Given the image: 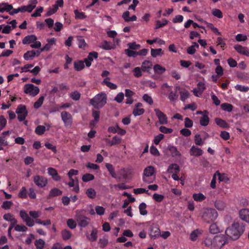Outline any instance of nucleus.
<instances>
[{"instance_id": "1", "label": "nucleus", "mask_w": 249, "mask_h": 249, "mask_svg": "<svg viewBox=\"0 0 249 249\" xmlns=\"http://www.w3.org/2000/svg\"><path fill=\"white\" fill-rule=\"evenodd\" d=\"M246 224L240 221H234L225 230V234L230 238L236 240L240 238L245 231Z\"/></svg>"}, {"instance_id": "2", "label": "nucleus", "mask_w": 249, "mask_h": 249, "mask_svg": "<svg viewBox=\"0 0 249 249\" xmlns=\"http://www.w3.org/2000/svg\"><path fill=\"white\" fill-rule=\"evenodd\" d=\"M107 97L105 93H101L96 95L91 99L89 103L94 108L97 109L102 108L107 103Z\"/></svg>"}, {"instance_id": "3", "label": "nucleus", "mask_w": 249, "mask_h": 249, "mask_svg": "<svg viewBox=\"0 0 249 249\" xmlns=\"http://www.w3.org/2000/svg\"><path fill=\"white\" fill-rule=\"evenodd\" d=\"M82 212L83 210H79L75 211V219L79 227L85 228L89 225L90 219L84 215Z\"/></svg>"}, {"instance_id": "4", "label": "nucleus", "mask_w": 249, "mask_h": 249, "mask_svg": "<svg viewBox=\"0 0 249 249\" xmlns=\"http://www.w3.org/2000/svg\"><path fill=\"white\" fill-rule=\"evenodd\" d=\"M217 216V212L215 209L212 208L204 209L202 216L204 221L207 223L214 221Z\"/></svg>"}, {"instance_id": "5", "label": "nucleus", "mask_w": 249, "mask_h": 249, "mask_svg": "<svg viewBox=\"0 0 249 249\" xmlns=\"http://www.w3.org/2000/svg\"><path fill=\"white\" fill-rule=\"evenodd\" d=\"M16 112L18 114V119L19 121L22 122L25 120L28 115V111L26 107L24 105H19L17 108Z\"/></svg>"}, {"instance_id": "6", "label": "nucleus", "mask_w": 249, "mask_h": 249, "mask_svg": "<svg viewBox=\"0 0 249 249\" xmlns=\"http://www.w3.org/2000/svg\"><path fill=\"white\" fill-rule=\"evenodd\" d=\"M24 92L32 96H35L39 92V89L32 84H26L24 87Z\"/></svg>"}, {"instance_id": "7", "label": "nucleus", "mask_w": 249, "mask_h": 249, "mask_svg": "<svg viewBox=\"0 0 249 249\" xmlns=\"http://www.w3.org/2000/svg\"><path fill=\"white\" fill-rule=\"evenodd\" d=\"M61 117L65 126L67 128L71 127L72 124L71 115L69 112L64 111L61 113Z\"/></svg>"}, {"instance_id": "8", "label": "nucleus", "mask_w": 249, "mask_h": 249, "mask_svg": "<svg viewBox=\"0 0 249 249\" xmlns=\"http://www.w3.org/2000/svg\"><path fill=\"white\" fill-rule=\"evenodd\" d=\"M33 180L35 184L39 188H43L48 184V179L42 176H35Z\"/></svg>"}, {"instance_id": "9", "label": "nucleus", "mask_w": 249, "mask_h": 249, "mask_svg": "<svg viewBox=\"0 0 249 249\" xmlns=\"http://www.w3.org/2000/svg\"><path fill=\"white\" fill-rule=\"evenodd\" d=\"M226 243L225 237L223 235L215 236L213 238V247L219 249L222 247Z\"/></svg>"}, {"instance_id": "10", "label": "nucleus", "mask_w": 249, "mask_h": 249, "mask_svg": "<svg viewBox=\"0 0 249 249\" xmlns=\"http://www.w3.org/2000/svg\"><path fill=\"white\" fill-rule=\"evenodd\" d=\"M154 112L159 119V122L160 124H168V118L166 114L160 110L159 108L154 109Z\"/></svg>"}, {"instance_id": "11", "label": "nucleus", "mask_w": 249, "mask_h": 249, "mask_svg": "<svg viewBox=\"0 0 249 249\" xmlns=\"http://www.w3.org/2000/svg\"><path fill=\"white\" fill-rule=\"evenodd\" d=\"M154 168L152 166H149L145 168L143 171L142 180L144 182L150 183L151 181H149L147 179V177H151L154 174Z\"/></svg>"}, {"instance_id": "12", "label": "nucleus", "mask_w": 249, "mask_h": 249, "mask_svg": "<svg viewBox=\"0 0 249 249\" xmlns=\"http://www.w3.org/2000/svg\"><path fill=\"white\" fill-rule=\"evenodd\" d=\"M20 216L22 220L25 222L27 226L29 227H33L35 224V221L32 219L26 212L24 210H21L19 213Z\"/></svg>"}, {"instance_id": "13", "label": "nucleus", "mask_w": 249, "mask_h": 249, "mask_svg": "<svg viewBox=\"0 0 249 249\" xmlns=\"http://www.w3.org/2000/svg\"><path fill=\"white\" fill-rule=\"evenodd\" d=\"M97 234H98V230L96 228H93L91 231L90 234H89L88 232L86 233V236L87 239L90 241V242H93L97 240Z\"/></svg>"}, {"instance_id": "14", "label": "nucleus", "mask_w": 249, "mask_h": 249, "mask_svg": "<svg viewBox=\"0 0 249 249\" xmlns=\"http://www.w3.org/2000/svg\"><path fill=\"white\" fill-rule=\"evenodd\" d=\"M240 218L249 224V209H242L239 212Z\"/></svg>"}, {"instance_id": "15", "label": "nucleus", "mask_w": 249, "mask_h": 249, "mask_svg": "<svg viewBox=\"0 0 249 249\" xmlns=\"http://www.w3.org/2000/svg\"><path fill=\"white\" fill-rule=\"evenodd\" d=\"M104 141H105L108 145L111 146L120 144L121 142L122 139L117 136H115L112 138V140L105 138L104 139Z\"/></svg>"}, {"instance_id": "16", "label": "nucleus", "mask_w": 249, "mask_h": 249, "mask_svg": "<svg viewBox=\"0 0 249 249\" xmlns=\"http://www.w3.org/2000/svg\"><path fill=\"white\" fill-rule=\"evenodd\" d=\"M234 48L239 53L249 56V51L247 47L237 44L234 45Z\"/></svg>"}, {"instance_id": "17", "label": "nucleus", "mask_w": 249, "mask_h": 249, "mask_svg": "<svg viewBox=\"0 0 249 249\" xmlns=\"http://www.w3.org/2000/svg\"><path fill=\"white\" fill-rule=\"evenodd\" d=\"M106 167L112 178H116L119 181L121 180V176L117 177L115 171L114 167L111 164L108 163H106Z\"/></svg>"}, {"instance_id": "18", "label": "nucleus", "mask_w": 249, "mask_h": 249, "mask_svg": "<svg viewBox=\"0 0 249 249\" xmlns=\"http://www.w3.org/2000/svg\"><path fill=\"white\" fill-rule=\"evenodd\" d=\"M160 234V231L158 227L153 226L151 227L150 230L149 235L151 238H158Z\"/></svg>"}, {"instance_id": "19", "label": "nucleus", "mask_w": 249, "mask_h": 249, "mask_svg": "<svg viewBox=\"0 0 249 249\" xmlns=\"http://www.w3.org/2000/svg\"><path fill=\"white\" fill-rule=\"evenodd\" d=\"M142 105L141 103H138L135 106L133 110V114L135 116L142 115L144 112V109L142 108L139 107H142Z\"/></svg>"}, {"instance_id": "20", "label": "nucleus", "mask_w": 249, "mask_h": 249, "mask_svg": "<svg viewBox=\"0 0 249 249\" xmlns=\"http://www.w3.org/2000/svg\"><path fill=\"white\" fill-rule=\"evenodd\" d=\"M48 174L52 177L53 179L55 181H59L61 179V177L58 175L57 170L52 167H49L48 169Z\"/></svg>"}, {"instance_id": "21", "label": "nucleus", "mask_w": 249, "mask_h": 249, "mask_svg": "<svg viewBox=\"0 0 249 249\" xmlns=\"http://www.w3.org/2000/svg\"><path fill=\"white\" fill-rule=\"evenodd\" d=\"M13 9V5L9 4L7 2H2L0 3V13L7 12L9 13L10 11Z\"/></svg>"}, {"instance_id": "22", "label": "nucleus", "mask_w": 249, "mask_h": 249, "mask_svg": "<svg viewBox=\"0 0 249 249\" xmlns=\"http://www.w3.org/2000/svg\"><path fill=\"white\" fill-rule=\"evenodd\" d=\"M190 152L191 156L198 157L202 155L203 151L200 148L193 145L191 147Z\"/></svg>"}, {"instance_id": "23", "label": "nucleus", "mask_w": 249, "mask_h": 249, "mask_svg": "<svg viewBox=\"0 0 249 249\" xmlns=\"http://www.w3.org/2000/svg\"><path fill=\"white\" fill-rule=\"evenodd\" d=\"M37 39L36 36L35 35H29L26 36L22 40L23 44H29L35 42Z\"/></svg>"}, {"instance_id": "24", "label": "nucleus", "mask_w": 249, "mask_h": 249, "mask_svg": "<svg viewBox=\"0 0 249 249\" xmlns=\"http://www.w3.org/2000/svg\"><path fill=\"white\" fill-rule=\"evenodd\" d=\"M215 123L217 125L223 128H228L230 127L229 124L225 120L220 118H216Z\"/></svg>"}, {"instance_id": "25", "label": "nucleus", "mask_w": 249, "mask_h": 249, "mask_svg": "<svg viewBox=\"0 0 249 249\" xmlns=\"http://www.w3.org/2000/svg\"><path fill=\"white\" fill-rule=\"evenodd\" d=\"M36 56V52L35 50L28 51L23 55V57L26 60L33 59Z\"/></svg>"}, {"instance_id": "26", "label": "nucleus", "mask_w": 249, "mask_h": 249, "mask_svg": "<svg viewBox=\"0 0 249 249\" xmlns=\"http://www.w3.org/2000/svg\"><path fill=\"white\" fill-rule=\"evenodd\" d=\"M202 231L198 229L193 231L190 235V239L193 241H196L198 235L202 234Z\"/></svg>"}, {"instance_id": "27", "label": "nucleus", "mask_w": 249, "mask_h": 249, "mask_svg": "<svg viewBox=\"0 0 249 249\" xmlns=\"http://www.w3.org/2000/svg\"><path fill=\"white\" fill-rule=\"evenodd\" d=\"M62 194V192L60 189L57 188H53L50 191L48 197L51 198L57 196L61 195Z\"/></svg>"}, {"instance_id": "28", "label": "nucleus", "mask_w": 249, "mask_h": 249, "mask_svg": "<svg viewBox=\"0 0 249 249\" xmlns=\"http://www.w3.org/2000/svg\"><path fill=\"white\" fill-rule=\"evenodd\" d=\"M110 78L109 77H106L102 82V84L106 85L107 87L112 89H117V86L116 84L109 82Z\"/></svg>"}, {"instance_id": "29", "label": "nucleus", "mask_w": 249, "mask_h": 249, "mask_svg": "<svg viewBox=\"0 0 249 249\" xmlns=\"http://www.w3.org/2000/svg\"><path fill=\"white\" fill-rule=\"evenodd\" d=\"M73 65L74 69L77 71H80L82 70L85 67L84 61L82 60H77L74 61Z\"/></svg>"}, {"instance_id": "30", "label": "nucleus", "mask_w": 249, "mask_h": 249, "mask_svg": "<svg viewBox=\"0 0 249 249\" xmlns=\"http://www.w3.org/2000/svg\"><path fill=\"white\" fill-rule=\"evenodd\" d=\"M168 150L170 152L173 157H180L181 156V154L178 151L177 148L176 146L171 145L169 146Z\"/></svg>"}, {"instance_id": "31", "label": "nucleus", "mask_w": 249, "mask_h": 249, "mask_svg": "<svg viewBox=\"0 0 249 249\" xmlns=\"http://www.w3.org/2000/svg\"><path fill=\"white\" fill-rule=\"evenodd\" d=\"M210 121L209 118L208 114H203L202 116L200 118V124L202 126H206L209 124Z\"/></svg>"}, {"instance_id": "32", "label": "nucleus", "mask_w": 249, "mask_h": 249, "mask_svg": "<svg viewBox=\"0 0 249 249\" xmlns=\"http://www.w3.org/2000/svg\"><path fill=\"white\" fill-rule=\"evenodd\" d=\"M167 171L170 173H178L179 171V167L177 164L173 163L169 166Z\"/></svg>"}, {"instance_id": "33", "label": "nucleus", "mask_w": 249, "mask_h": 249, "mask_svg": "<svg viewBox=\"0 0 249 249\" xmlns=\"http://www.w3.org/2000/svg\"><path fill=\"white\" fill-rule=\"evenodd\" d=\"M193 198L194 200L197 202H201L206 199V196L202 193H195L193 195Z\"/></svg>"}, {"instance_id": "34", "label": "nucleus", "mask_w": 249, "mask_h": 249, "mask_svg": "<svg viewBox=\"0 0 249 249\" xmlns=\"http://www.w3.org/2000/svg\"><path fill=\"white\" fill-rule=\"evenodd\" d=\"M214 174H216V176H218V179L220 181L227 182L228 180H229V178H228V176L226 174H221L219 172V171H216Z\"/></svg>"}, {"instance_id": "35", "label": "nucleus", "mask_w": 249, "mask_h": 249, "mask_svg": "<svg viewBox=\"0 0 249 249\" xmlns=\"http://www.w3.org/2000/svg\"><path fill=\"white\" fill-rule=\"evenodd\" d=\"M153 70L156 73L161 74L164 72L166 69L164 67L159 64H156L154 66Z\"/></svg>"}, {"instance_id": "36", "label": "nucleus", "mask_w": 249, "mask_h": 249, "mask_svg": "<svg viewBox=\"0 0 249 249\" xmlns=\"http://www.w3.org/2000/svg\"><path fill=\"white\" fill-rule=\"evenodd\" d=\"M214 206L218 210L222 211L225 208L226 204L223 201L217 200L214 203Z\"/></svg>"}, {"instance_id": "37", "label": "nucleus", "mask_w": 249, "mask_h": 249, "mask_svg": "<svg viewBox=\"0 0 249 249\" xmlns=\"http://www.w3.org/2000/svg\"><path fill=\"white\" fill-rule=\"evenodd\" d=\"M221 108L223 110L230 112L232 110L233 107L231 104L225 103L221 105Z\"/></svg>"}, {"instance_id": "38", "label": "nucleus", "mask_w": 249, "mask_h": 249, "mask_svg": "<svg viewBox=\"0 0 249 249\" xmlns=\"http://www.w3.org/2000/svg\"><path fill=\"white\" fill-rule=\"evenodd\" d=\"M168 23V21L165 18L162 19V21L160 20H157L156 21V27L155 29H157L161 27H163V26L167 25Z\"/></svg>"}, {"instance_id": "39", "label": "nucleus", "mask_w": 249, "mask_h": 249, "mask_svg": "<svg viewBox=\"0 0 249 249\" xmlns=\"http://www.w3.org/2000/svg\"><path fill=\"white\" fill-rule=\"evenodd\" d=\"M152 66V63L150 61L145 60L142 63V69L145 71L150 69Z\"/></svg>"}, {"instance_id": "40", "label": "nucleus", "mask_w": 249, "mask_h": 249, "mask_svg": "<svg viewBox=\"0 0 249 249\" xmlns=\"http://www.w3.org/2000/svg\"><path fill=\"white\" fill-rule=\"evenodd\" d=\"M146 204L144 202H142L140 204L139 209L141 215H145L147 214V211L146 210Z\"/></svg>"}, {"instance_id": "41", "label": "nucleus", "mask_w": 249, "mask_h": 249, "mask_svg": "<svg viewBox=\"0 0 249 249\" xmlns=\"http://www.w3.org/2000/svg\"><path fill=\"white\" fill-rule=\"evenodd\" d=\"M62 238L64 240H69L71 236V233L70 231L67 230H63L61 231Z\"/></svg>"}, {"instance_id": "42", "label": "nucleus", "mask_w": 249, "mask_h": 249, "mask_svg": "<svg viewBox=\"0 0 249 249\" xmlns=\"http://www.w3.org/2000/svg\"><path fill=\"white\" fill-rule=\"evenodd\" d=\"M37 3V0H32L30 1V3L28 5H26L27 12L31 13L33 10L35 8L36 5Z\"/></svg>"}, {"instance_id": "43", "label": "nucleus", "mask_w": 249, "mask_h": 249, "mask_svg": "<svg viewBox=\"0 0 249 249\" xmlns=\"http://www.w3.org/2000/svg\"><path fill=\"white\" fill-rule=\"evenodd\" d=\"M209 231L211 233L216 234L220 231V229L216 223H213L210 225Z\"/></svg>"}, {"instance_id": "44", "label": "nucleus", "mask_w": 249, "mask_h": 249, "mask_svg": "<svg viewBox=\"0 0 249 249\" xmlns=\"http://www.w3.org/2000/svg\"><path fill=\"white\" fill-rule=\"evenodd\" d=\"M86 194L89 198L93 199L96 197V192L93 188H89L87 190Z\"/></svg>"}, {"instance_id": "45", "label": "nucleus", "mask_w": 249, "mask_h": 249, "mask_svg": "<svg viewBox=\"0 0 249 249\" xmlns=\"http://www.w3.org/2000/svg\"><path fill=\"white\" fill-rule=\"evenodd\" d=\"M202 244H204L208 248H212L213 247V239L210 237H206L203 241Z\"/></svg>"}, {"instance_id": "46", "label": "nucleus", "mask_w": 249, "mask_h": 249, "mask_svg": "<svg viewBox=\"0 0 249 249\" xmlns=\"http://www.w3.org/2000/svg\"><path fill=\"white\" fill-rule=\"evenodd\" d=\"M44 100V97L41 96L39 99L34 103V107L36 109H38L41 107Z\"/></svg>"}, {"instance_id": "47", "label": "nucleus", "mask_w": 249, "mask_h": 249, "mask_svg": "<svg viewBox=\"0 0 249 249\" xmlns=\"http://www.w3.org/2000/svg\"><path fill=\"white\" fill-rule=\"evenodd\" d=\"M46 131V127L44 125H38L36 129L35 132L36 134L39 135H41L44 133Z\"/></svg>"}, {"instance_id": "48", "label": "nucleus", "mask_w": 249, "mask_h": 249, "mask_svg": "<svg viewBox=\"0 0 249 249\" xmlns=\"http://www.w3.org/2000/svg\"><path fill=\"white\" fill-rule=\"evenodd\" d=\"M58 10V8L56 5H53L52 7L49 8L48 11L46 14V16L49 17L54 14Z\"/></svg>"}, {"instance_id": "49", "label": "nucleus", "mask_w": 249, "mask_h": 249, "mask_svg": "<svg viewBox=\"0 0 249 249\" xmlns=\"http://www.w3.org/2000/svg\"><path fill=\"white\" fill-rule=\"evenodd\" d=\"M94 176L91 174H85L82 177V180L85 182L92 180L94 179Z\"/></svg>"}, {"instance_id": "50", "label": "nucleus", "mask_w": 249, "mask_h": 249, "mask_svg": "<svg viewBox=\"0 0 249 249\" xmlns=\"http://www.w3.org/2000/svg\"><path fill=\"white\" fill-rule=\"evenodd\" d=\"M45 242L41 239H39L36 241L35 245L37 249H43Z\"/></svg>"}, {"instance_id": "51", "label": "nucleus", "mask_w": 249, "mask_h": 249, "mask_svg": "<svg viewBox=\"0 0 249 249\" xmlns=\"http://www.w3.org/2000/svg\"><path fill=\"white\" fill-rule=\"evenodd\" d=\"M18 196L21 198H26L27 197V192L25 187H22L18 193Z\"/></svg>"}, {"instance_id": "52", "label": "nucleus", "mask_w": 249, "mask_h": 249, "mask_svg": "<svg viewBox=\"0 0 249 249\" xmlns=\"http://www.w3.org/2000/svg\"><path fill=\"white\" fill-rule=\"evenodd\" d=\"M162 52V49H151V54L153 57H156L158 55H160Z\"/></svg>"}, {"instance_id": "53", "label": "nucleus", "mask_w": 249, "mask_h": 249, "mask_svg": "<svg viewBox=\"0 0 249 249\" xmlns=\"http://www.w3.org/2000/svg\"><path fill=\"white\" fill-rule=\"evenodd\" d=\"M75 17L76 19H84L86 16L83 12H79L77 10H74Z\"/></svg>"}, {"instance_id": "54", "label": "nucleus", "mask_w": 249, "mask_h": 249, "mask_svg": "<svg viewBox=\"0 0 249 249\" xmlns=\"http://www.w3.org/2000/svg\"><path fill=\"white\" fill-rule=\"evenodd\" d=\"M70 97L74 101L79 100L81 97L80 93L77 91L72 92L70 94Z\"/></svg>"}, {"instance_id": "55", "label": "nucleus", "mask_w": 249, "mask_h": 249, "mask_svg": "<svg viewBox=\"0 0 249 249\" xmlns=\"http://www.w3.org/2000/svg\"><path fill=\"white\" fill-rule=\"evenodd\" d=\"M7 120L3 115L0 116V131L6 126Z\"/></svg>"}, {"instance_id": "56", "label": "nucleus", "mask_w": 249, "mask_h": 249, "mask_svg": "<svg viewBox=\"0 0 249 249\" xmlns=\"http://www.w3.org/2000/svg\"><path fill=\"white\" fill-rule=\"evenodd\" d=\"M125 54L129 57H136L138 55L137 52H135L129 49L124 50Z\"/></svg>"}, {"instance_id": "57", "label": "nucleus", "mask_w": 249, "mask_h": 249, "mask_svg": "<svg viewBox=\"0 0 249 249\" xmlns=\"http://www.w3.org/2000/svg\"><path fill=\"white\" fill-rule=\"evenodd\" d=\"M212 14L214 17H216L219 18H223V14L222 12L218 9H213L212 11Z\"/></svg>"}, {"instance_id": "58", "label": "nucleus", "mask_w": 249, "mask_h": 249, "mask_svg": "<svg viewBox=\"0 0 249 249\" xmlns=\"http://www.w3.org/2000/svg\"><path fill=\"white\" fill-rule=\"evenodd\" d=\"M179 94L180 95V100L183 102L185 101L189 97L190 94L189 92L186 90L180 91Z\"/></svg>"}, {"instance_id": "59", "label": "nucleus", "mask_w": 249, "mask_h": 249, "mask_svg": "<svg viewBox=\"0 0 249 249\" xmlns=\"http://www.w3.org/2000/svg\"><path fill=\"white\" fill-rule=\"evenodd\" d=\"M68 226L71 229H73L76 227V222L71 218L68 219L67 221Z\"/></svg>"}, {"instance_id": "60", "label": "nucleus", "mask_w": 249, "mask_h": 249, "mask_svg": "<svg viewBox=\"0 0 249 249\" xmlns=\"http://www.w3.org/2000/svg\"><path fill=\"white\" fill-rule=\"evenodd\" d=\"M100 111L96 110L95 109H92V116L94 118V120L96 122H98L100 119Z\"/></svg>"}, {"instance_id": "61", "label": "nucleus", "mask_w": 249, "mask_h": 249, "mask_svg": "<svg viewBox=\"0 0 249 249\" xmlns=\"http://www.w3.org/2000/svg\"><path fill=\"white\" fill-rule=\"evenodd\" d=\"M164 137V136L162 134H160L157 136H155L153 140L154 143L156 145H158L160 143L161 140H162L163 139Z\"/></svg>"}, {"instance_id": "62", "label": "nucleus", "mask_w": 249, "mask_h": 249, "mask_svg": "<svg viewBox=\"0 0 249 249\" xmlns=\"http://www.w3.org/2000/svg\"><path fill=\"white\" fill-rule=\"evenodd\" d=\"M164 198V196L162 195L158 194L157 193H155L153 196V198L158 202H161V201H162Z\"/></svg>"}, {"instance_id": "63", "label": "nucleus", "mask_w": 249, "mask_h": 249, "mask_svg": "<svg viewBox=\"0 0 249 249\" xmlns=\"http://www.w3.org/2000/svg\"><path fill=\"white\" fill-rule=\"evenodd\" d=\"M95 210L97 214L102 215L104 214L105 209L102 206H97L95 208Z\"/></svg>"}, {"instance_id": "64", "label": "nucleus", "mask_w": 249, "mask_h": 249, "mask_svg": "<svg viewBox=\"0 0 249 249\" xmlns=\"http://www.w3.org/2000/svg\"><path fill=\"white\" fill-rule=\"evenodd\" d=\"M235 88L236 90H239L242 92H247L249 90V88L241 85H237L235 86Z\"/></svg>"}]
</instances>
